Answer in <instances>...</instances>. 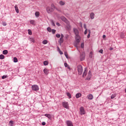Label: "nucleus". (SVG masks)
<instances>
[{"instance_id":"f257e3e1","label":"nucleus","mask_w":126,"mask_h":126,"mask_svg":"<svg viewBox=\"0 0 126 126\" xmlns=\"http://www.w3.org/2000/svg\"><path fill=\"white\" fill-rule=\"evenodd\" d=\"M46 9L47 13H52V12L55 10V5L54 4H52L51 5V7L47 6Z\"/></svg>"},{"instance_id":"f03ea898","label":"nucleus","mask_w":126,"mask_h":126,"mask_svg":"<svg viewBox=\"0 0 126 126\" xmlns=\"http://www.w3.org/2000/svg\"><path fill=\"white\" fill-rule=\"evenodd\" d=\"M77 68L78 74H79V75H81L83 71V68H82V66L81 65H78L77 67Z\"/></svg>"},{"instance_id":"7ed1b4c3","label":"nucleus","mask_w":126,"mask_h":126,"mask_svg":"<svg viewBox=\"0 0 126 126\" xmlns=\"http://www.w3.org/2000/svg\"><path fill=\"white\" fill-rule=\"evenodd\" d=\"M76 39V44H75V47L77 48V45H79V43L80 42V36L79 35H77L75 36Z\"/></svg>"},{"instance_id":"20e7f679","label":"nucleus","mask_w":126,"mask_h":126,"mask_svg":"<svg viewBox=\"0 0 126 126\" xmlns=\"http://www.w3.org/2000/svg\"><path fill=\"white\" fill-rule=\"evenodd\" d=\"M62 105H63V107L64 108H65V109H69V105L68 104V102H66V101L63 102L62 103Z\"/></svg>"},{"instance_id":"39448f33","label":"nucleus","mask_w":126,"mask_h":126,"mask_svg":"<svg viewBox=\"0 0 126 126\" xmlns=\"http://www.w3.org/2000/svg\"><path fill=\"white\" fill-rule=\"evenodd\" d=\"M32 88L33 91H38L39 90V87L37 85H32Z\"/></svg>"},{"instance_id":"423d86ee","label":"nucleus","mask_w":126,"mask_h":126,"mask_svg":"<svg viewBox=\"0 0 126 126\" xmlns=\"http://www.w3.org/2000/svg\"><path fill=\"white\" fill-rule=\"evenodd\" d=\"M61 19L64 22H65V23H66L67 24H69V21H68V20H67L66 18H65V17L62 16L61 17Z\"/></svg>"},{"instance_id":"0eeeda50","label":"nucleus","mask_w":126,"mask_h":126,"mask_svg":"<svg viewBox=\"0 0 126 126\" xmlns=\"http://www.w3.org/2000/svg\"><path fill=\"white\" fill-rule=\"evenodd\" d=\"M80 112L81 115H85V110L84 107L82 106L80 108Z\"/></svg>"},{"instance_id":"6e6552de","label":"nucleus","mask_w":126,"mask_h":126,"mask_svg":"<svg viewBox=\"0 0 126 126\" xmlns=\"http://www.w3.org/2000/svg\"><path fill=\"white\" fill-rule=\"evenodd\" d=\"M92 73H91V71H89L88 72V77H87V80H90V79L91 78V76H92Z\"/></svg>"},{"instance_id":"1a4fd4ad","label":"nucleus","mask_w":126,"mask_h":126,"mask_svg":"<svg viewBox=\"0 0 126 126\" xmlns=\"http://www.w3.org/2000/svg\"><path fill=\"white\" fill-rule=\"evenodd\" d=\"M73 31L76 35H78V34H79V32L78 31V30L77 29L74 28Z\"/></svg>"},{"instance_id":"9d476101","label":"nucleus","mask_w":126,"mask_h":126,"mask_svg":"<svg viewBox=\"0 0 126 126\" xmlns=\"http://www.w3.org/2000/svg\"><path fill=\"white\" fill-rule=\"evenodd\" d=\"M85 59V54L84 53H83L80 55V60L81 61H84Z\"/></svg>"},{"instance_id":"9b49d317","label":"nucleus","mask_w":126,"mask_h":126,"mask_svg":"<svg viewBox=\"0 0 126 126\" xmlns=\"http://www.w3.org/2000/svg\"><path fill=\"white\" fill-rule=\"evenodd\" d=\"M87 98L89 99V100H92L94 98L93 95L90 94L89 95H87Z\"/></svg>"},{"instance_id":"f8f14e48","label":"nucleus","mask_w":126,"mask_h":126,"mask_svg":"<svg viewBox=\"0 0 126 126\" xmlns=\"http://www.w3.org/2000/svg\"><path fill=\"white\" fill-rule=\"evenodd\" d=\"M65 29L67 30H70V29H71V27L70 26V23H69V24H67V26H66Z\"/></svg>"},{"instance_id":"ddd939ff","label":"nucleus","mask_w":126,"mask_h":126,"mask_svg":"<svg viewBox=\"0 0 126 126\" xmlns=\"http://www.w3.org/2000/svg\"><path fill=\"white\" fill-rule=\"evenodd\" d=\"M66 124L67 126H73V125L72 124V122L69 121H68L66 122Z\"/></svg>"},{"instance_id":"4468645a","label":"nucleus","mask_w":126,"mask_h":126,"mask_svg":"<svg viewBox=\"0 0 126 126\" xmlns=\"http://www.w3.org/2000/svg\"><path fill=\"white\" fill-rule=\"evenodd\" d=\"M43 72L45 73V74L48 75L49 74V70H48L47 68H45L43 70Z\"/></svg>"},{"instance_id":"2eb2a0df","label":"nucleus","mask_w":126,"mask_h":126,"mask_svg":"<svg viewBox=\"0 0 126 126\" xmlns=\"http://www.w3.org/2000/svg\"><path fill=\"white\" fill-rule=\"evenodd\" d=\"M95 16V14L93 12H91L90 14V18L91 19H94V16Z\"/></svg>"},{"instance_id":"dca6fc26","label":"nucleus","mask_w":126,"mask_h":126,"mask_svg":"<svg viewBox=\"0 0 126 126\" xmlns=\"http://www.w3.org/2000/svg\"><path fill=\"white\" fill-rule=\"evenodd\" d=\"M15 9L17 13H19V10L18 9V7L17 6V5H15Z\"/></svg>"},{"instance_id":"f3484780","label":"nucleus","mask_w":126,"mask_h":126,"mask_svg":"<svg viewBox=\"0 0 126 126\" xmlns=\"http://www.w3.org/2000/svg\"><path fill=\"white\" fill-rule=\"evenodd\" d=\"M87 74V70L86 68H85V71L83 74V77H85V76H86Z\"/></svg>"},{"instance_id":"a211bd4d","label":"nucleus","mask_w":126,"mask_h":126,"mask_svg":"<svg viewBox=\"0 0 126 126\" xmlns=\"http://www.w3.org/2000/svg\"><path fill=\"white\" fill-rule=\"evenodd\" d=\"M82 96V94L81 93H78L76 94V98H80V96Z\"/></svg>"},{"instance_id":"6ab92c4d","label":"nucleus","mask_w":126,"mask_h":126,"mask_svg":"<svg viewBox=\"0 0 126 126\" xmlns=\"http://www.w3.org/2000/svg\"><path fill=\"white\" fill-rule=\"evenodd\" d=\"M2 54L3 55H7V54H8V51L6 50H3Z\"/></svg>"},{"instance_id":"aec40b11","label":"nucleus","mask_w":126,"mask_h":126,"mask_svg":"<svg viewBox=\"0 0 126 126\" xmlns=\"http://www.w3.org/2000/svg\"><path fill=\"white\" fill-rule=\"evenodd\" d=\"M59 4H60V5H64V4H65V3L63 1H60L59 2Z\"/></svg>"},{"instance_id":"412c9836","label":"nucleus","mask_w":126,"mask_h":126,"mask_svg":"<svg viewBox=\"0 0 126 126\" xmlns=\"http://www.w3.org/2000/svg\"><path fill=\"white\" fill-rule=\"evenodd\" d=\"M66 95L69 97V99H71V94L69 93H66Z\"/></svg>"},{"instance_id":"4be33fe9","label":"nucleus","mask_w":126,"mask_h":126,"mask_svg":"<svg viewBox=\"0 0 126 126\" xmlns=\"http://www.w3.org/2000/svg\"><path fill=\"white\" fill-rule=\"evenodd\" d=\"M63 38H60V40H59V43H60V45L61 44H62V43H63Z\"/></svg>"},{"instance_id":"5701e85b","label":"nucleus","mask_w":126,"mask_h":126,"mask_svg":"<svg viewBox=\"0 0 126 126\" xmlns=\"http://www.w3.org/2000/svg\"><path fill=\"white\" fill-rule=\"evenodd\" d=\"M44 65H48L49 64V62L45 61L43 62Z\"/></svg>"},{"instance_id":"b1692460","label":"nucleus","mask_w":126,"mask_h":126,"mask_svg":"<svg viewBox=\"0 0 126 126\" xmlns=\"http://www.w3.org/2000/svg\"><path fill=\"white\" fill-rule=\"evenodd\" d=\"M42 43L43 45H46V44H48V41L47 40H44L42 41Z\"/></svg>"},{"instance_id":"393cba45","label":"nucleus","mask_w":126,"mask_h":126,"mask_svg":"<svg viewBox=\"0 0 126 126\" xmlns=\"http://www.w3.org/2000/svg\"><path fill=\"white\" fill-rule=\"evenodd\" d=\"M35 15L36 16V17H38L40 15V13L39 12H36L35 13Z\"/></svg>"},{"instance_id":"a878e982","label":"nucleus","mask_w":126,"mask_h":126,"mask_svg":"<svg viewBox=\"0 0 126 126\" xmlns=\"http://www.w3.org/2000/svg\"><path fill=\"white\" fill-rule=\"evenodd\" d=\"M4 59V55L1 54L0 55V60H3Z\"/></svg>"},{"instance_id":"bb28decb","label":"nucleus","mask_w":126,"mask_h":126,"mask_svg":"<svg viewBox=\"0 0 126 126\" xmlns=\"http://www.w3.org/2000/svg\"><path fill=\"white\" fill-rule=\"evenodd\" d=\"M10 126H13L14 122L12 121H10L9 123Z\"/></svg>"},{"instance_id":"cd10ccee","label":"nucleus","mask_w":126,"mask_h":126,"mask_svg":"<svg viewBox=\"0 0 126 126\" xmlns=\"http://www.w3.org/2000/svg\"><path fill=\"white\" fill-rule=\"evenodd\" d=\"M64 56L66 57V59H68V54H67V52H64Z\"/></svg>"},{"instance_id":"c85d7f7f","label":"nucleus","mask_w":126,"mask_h":126,"mask_svg":"<svg viewBox=\"0 0 126 126\" xmlns=\"http://www.w3.org/2000/svg\"><path fill=\"white\" fill-rule=\"evenodd\" d=\"M64 66L65 67H67V68H69V66H68V65L67 64V63H64Z\"/></svg>"},{"instance_id":"c756f323","label":"nucleus","mask_w":126,"mask_h":126,"mask_svg":"<svg viewBox=\"0 0 126 126\" xmlns=\"http://www.w3.org/2000/svg\"><path fill=\"white\" fill-rule=\"evenodd\" d=\"M13 60H14V63H17V62H18V60H17L16 57H14Z\"/></svg>"},{"instance_id":"7c9ffc66","label":"nucleus","mask_w":126,"mask_h":126,"mask_svg":"<svg viewBox=\"0 0 126 126\" xmlns=\"http://www.w3.org/2000/svg\"><path fill=\"white\" fill-rule=\"evenodd\" d=\"M30 40L31 42H32V43H34L35 42V39H34V38H30Z\"/></svg>"},{"instance_id":"2f4dec72","label":"nucleus","mask_w":126,"mask_h":126,"mask_svg":"<svg viewBox=\"0 0 126 126\" xmlns=\"http://www.w3.org/2000/svg\"><path fill=\"white\" fill-rule=\"evenodd\" d=\"M115 97H116V94H112L111 96V99H114V98H115Z\"/></svg>"},{"instance_id":"473e14b6","label":"nucleus","mask_w":126,"mask_h":126,"mask_svg":"<svg viewBox=\"0 0 126 126\" xmlns=\"http://www.w3.org/2000/svg\"><path fill=\"white\" fill-rule=\"evenodd\" d=\"M30 23H31V24L34 25V24H35V21H34V20H31V21H30Z\"/></svg>"},{"instance_id":"72a5a7b5","label":"nucleus","mask_w":126,"mask_h":126,"mask_svg":"<svg viewBox=\"0 0 126 126\" xmlns=\"http://www.w3.org/2000/svg\"><path fill=\"white\" fill-rule=\"evenodd\" d=\"M47 31H48V32H52V29H51L50 27H48L47 28Z\"/></svg>"},{"instance_id":"f704fd0d","label":"nucleus","mask_w":126,"mask_h":126,"mask_svg":"<svg viewBox=\"0 0 126 126\" xmlns=\"http://www.w3.org/2000/svg\"><path fill=\"white\" fill-rule=\"evenodd\" d=\"M47 118L49 120H52V116H51V114H49V115L47 116Z\"/></svg>"},{"instance_id":"c9c22d12","label":"nucleus","mask_w":126,"mask_h":126,"mask_svg":"<svg viewBox=\"0 0 126 126\" xmlns=\"http://www.w3.org/2000/svg\"><path fill=\"white\" fill-rule=\"evenodd\" d=\"M28 32L29 35H32V31H31V30H28Z\"/></svg>"},{"instance_id":"e433bc0d","label":"nucleus","mask_w":126,"mask_h":126,"mask_svg":"<svg viewBox=\"0 0 126 126\" xmlns=\"http://www.w3.org/2000/svg\"><path fill=\"white\" fill-rule=\"evenodd\" d=\"M120 37L122 38H125V34L124 33H122L121 35H120Z\"/></svg>"},{"instance_id":"4c0bfd02","label":"nucleus","mask_w":126,"mask_h":126,"mask_svg":"<svg viewBox=\"0 0 126 126\" xmlns=\"http://www.w3.org/2000/svg\"><path fill=\"white\" fill-rule=\"evenodd\" d=\"M2 24L3 26H6V23H5L4 22H2Z\"/></svg>"},{"instance_id":"58836bf2","label":"nucleus","mask_w":126,"mask_h":126,"mask_svg":"<svg viewBox=\"0 0 126 126\" xmlns=\"http://www.w3.org/2000/svg\"><path fill=\"white\" fill-rule=\"evenodd\" d=\"M51 23H52V25H53V26H56V25L55 24V23L54 22V21H52Z\"/></svg>"},{"instance_id":"ea45409f","label":"nucleus","mask_w":126,"mask_h":126,"mask_svg":"<svg viewBox=\"0 0 126 126\" xmlns=\"http://www.w3.org/2000/svg\"><path fill=\"white\" fill-rule=\"evenodd\" d=\"M57 38H60L61 37V34H56Z\"/></svg>"},{"instance_id":"a19ab883","label":"nucleus","mask_w":126,"mask_h":126,"mask_svg":"<svg viewBox=\"0 0 126 126\" xmlns=\"http://www.w3.org/2000/svg\"><path fill=\"white\" fill-rule=\"evenodd\" d=\"M52 32L53 34H55L56 33V30L53 29L52 31Z\"/></svg>"},{"instance_id":"79ce46f5","label":"nucleus","mask_w":126,"mask_h":126,"mask_svg":"<svg viewBox=\"0 0 126 126\" xmlns=\"http://www.w3.org/2000/svg\"><path fill=\"white\" fill-rule=\"evenodd\" d=\"M81 48H83L84 47V43H81Z\"/></svg>"},{"instance_id":"37998d69","label":"nucleus","mask_w":126,"mask_h":126,"mask_svg":"<svg viewBox=\"0 0 126 126\" xmlns=\"http://www.w3.org/2000/svg\"><path fill=\"white\" fill-rule=\"evenodd\" d=\"M5 78H6V76L3 75L2 76V79H4Z\"/></svg>"},{"instance_id":"c03bdc74","label":"nucleus","mask_w":126,"mask_h":126,"mask_svg":"<svg viewBox=\"0 0 126 126\" xmlns=\"http://www.w3.org/2000/svg\"><path fill=\"white\" fill-rule=\"evenodd\" d=\"M99 53H100V54H103V49H101L99 51Z\"/></svg>"},{"instance_id":"a18cd8bd","label":"nucleus","mask_w":126,"mask_h":126,"mask_svg":"<svg viewBox=\"0 0 126 126\" xmlns=\"http://www.w3.org/2000/svg\"><path fill=\"white\" fill-rule=\"evenodd\" d=\"M84 34L85 35H86V34H87V29H86V30L85 31Z\"/></svg>"},{"instance_id":"49530a36","label":"nucleus","mask_w":126,"mask_h":126,"mask_svg":"<svg viewBox=\"0 0 126 126\" xmlns=\"http://www.w3.org/2000/svg\"><path fill=\"white\" fill-rule=\"evenodd\" d=\"M59 52L60 55H63V52H62V51H61V50H59Z\"/></svg>"},{"instance_id":"de8ad7c7","label":"nucleus","mask_w":126,"mask_h":126,"mask_svg":"<svg viewBox=\"0 0 126 126\" xmlns=\"http://www.w3.org/2000/svg\"><path fill=\"white\" fill-rule=\"evenodd\" d=\"M42 126H46V123L42 122Z\"/></svg>"},{"instance_id":"09e8293b","label":"nucleus","mask_w":126,"mask_h":126,"mask_svg":"<svg viewBox=\"0 0 126 126\" xmlns=\"http://www.w3.org/2000/svg\"><path fill=\"white\" fill-rule=\"evenodd\" d=\"M56 25H57V26H61V25L59 23H56Z\"/></svg>"},{"instance_id":"8fccbe9b","label":"nucleus","mask_w":126,"mask_h":126,"mask_svg":"<svg viewBox=\"0 0 126 126\" xmlns=\"http://www.w3.org/2000/svg\"><path fill=\"white\" fill-rule=\"evenodd\" d=\"M84 28H85V29H87V28H86V24H84Z\"/></svg>"},{"instance_id":"3c124183","label":"nucleus","mask_w":126,"mask_h":126,"mask_svg":"<svg viewBox=\"0 0 126 126\" xmlns=\"http://www.w3.org/2000/svg\"><path fill=\"white\" fill-rule=\"evenodd\" d=\"M88 38H90V33H89L88 36H87Z\"/></svg>"},{"instance_id":"603ef678","label":"nucleus","mask_w":126,"mask_h":126,"mask_svg":"<svg viewBox=\"0 0 126 126\" xmlns=\"http://www.w3.org/2000/svg\"><path fill=\"white\" fill-rule=\"evenodd\" d=\"M63 37H64V36H63V34H61V38H62V39H63Z\"/></svg>"},{"instance_id":"864d4df0","label":"nucleus","mask_w":126,"mask_h":126,"mask_svg":"<svg viewBox=\"0 0 126 126\" xmlns=\"http://www.w3.org/2000/svg\"><path fill=\"white\" fill-rule=\"evenodd\" d=\"M49 115H50V114H45V116L47 117V118L48 116H49Z\"/></svg>"},{"instance_id":"5fc2aeb1","label":"nucleus","mask_w":126,"mask_h":126,"mask_svg":"<svg viewBox=\"0 0 126 126\" xmlns=\"http://www.w3.org/2000/svg\"><path fill=\"white\" fill-rule=\"evenodd\" d=\"M93 54V53L92 52H91L90 53V55L91 56Z\"/></svg>"},{"instance_id":"6e6d98bb","label":"nucleus","mask_w":126,"mask_h":126,"mask_svg":"<svg viewBox=\"0 0 126 126\" xmlns=\"http://www.w3.org/2000/svg\"><path fill=\"white\" fill-rule=\"evenodd\" d=\"M106 37V35H103L102 36V38H104Z\"/></svg>"},{"instance_id":"4d7b16f0","label":"nucleus","mask_w":126,"mask_h":126,"mask_svg":"<svg viewBox=\"0 0 126 126\" xmlns=\"http://www.w3.org/2000/svg\"><path fill=\"white\" fill-rule=\"evenodd\" d=\"M58 52H59L60 51H61V49H60V48L58 47Z\"/></svg>"},{"instance_id":"13d9d810","label":"nucleus","mask_w":126,"mask_h":126,"mask_svg":"<svg viewBox=\"0 0 126 126\" xmlns=\"http://www.w3.org/2000/svg\"><path fill=\"white\" fill-rule=\"evenodd\" d=\"M89 34H90V33H91V31H90V30H89Z\"/></svg>"},{"instance_id":"bf43d9fd","label":"nucleus","mask_w":126,"mask_h":126,"mask_svg":"<svg viewBox=\"0 0 126 126\" xmlns=\"http://www.w3.org/2000/svg\"><path fill=\"white\" fill-rule=\"evenodd\" d=\"M110 50L111 51H112V50H113V48L110 47Z\"/></svg>"},{"instance_id":"052dcab7","label":"nucleus","mask_w":126,"mask_h":126,"mask_svg":"<svg viewBox=\"0 0 126 126\" xmlns=\"http://www.w3.org/2000/svg\"><path fill=\"white\" fill-rule=\"evenodd\" d=\"M81 27H82V24L81 25Z\"/></svg>"}]
</instances>
